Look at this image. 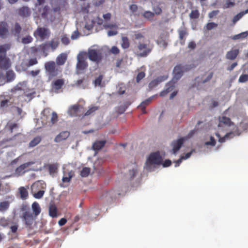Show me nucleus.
<instances>
[{
  "mask_svg": "<svg viewBox=\"0 0 248 248\" xmlns=\"http://www.w3.org/2000/svg\"><path fill=\"white\" fill-rule=\"evenodd\" d=\"M217 130L216 135L219 138V142L221 143L232 138L235 136L240 135L238 127L234 125L230 118L225 116L219 118Z\"/></svg>",
  "mask_w": 248,
  "mask_h": 248,
  "instance_id": "nucleus-1",
  "label": "nucleus"
},
{
  "mask_svg": "<svg viewBox=\"0 0 248 248\" xmlns=\"http://www.w3.org/2000/svg\"><path fill=\"white\" fill-rule=\"evenodd\" d=\"M162 162V158L158 153L151 154L145 163L144 168L149 171L154 170L156 165H160Z\"/></svg>",
  "mask_w": 248,
  "mask_h": 248,
  "instance_id": "nucleus-2",
  "label": "nucleus"
},
{
  "mask_svg": "<svg viewBox=\"0 0 248 248\" xmlns=\"http://www.w3.org/2000/svg\"><path fill=\"white\" fill-rule=\"evenodd\" d=\"M87 56L91 61L98 63L103 58L102 49L97 46H92L88 49Z\"/></svg>",
  "mask_w": 248,
  "mask_h": 248,
  "instance_id": "nucleus-3",
  "label": "nucleus"
},
{
  "mask_svg": "<svg viewBox=\"0 0 248 248\" xmlns=\"http://www.w3.org/2000/svg\"><path fill=\"white\" fill-rule=\"evenodd\" d=\"M77 59L78 62L76 68L77 73L78 74L88 67V63L86 62L87 52L85 51L80 52L78 55Z\"/></svg>",
  "mask_w": 248,
  "mask_h": 248,
  "instance_id": "nucleus-4",
  "label": "nucleus"
},
{
  "mask_svg": "<svg viewBox=\"0 0 248 248\" xmlns=\"http://www.w3.org/2000/svg\"><path fill=\"white\" fill-rule=\"evenodd\" d=\"M189 69V68L187 65L180 64L176 66L173 70L174 76L172 80L176 82L181 78L184 72L188 70Z\"/></svg>",
  "mask_w": 248,
  "mask_h": 248,
  "instance_id": "nucleus-5",
  "label": "nucleus"
},
{
  "mask_svg": "<svg viewBox=\"0 0 248 248\" xmlns=\"http://www.w3.org/2000/svg\"><path fill=\"white\" fill-rule=\"evenodd\" d=\"M16 77V75L13 71L8 70L6 72V76L4 73L0 70V85H2L7 82L13 81Z\"/></svg>",
  "mask_w": 248,
  "mask_h": 248,
  "instance_id": "nucleus-6",
  "label": "nucleus"
},
{
  "mask_svg": "<svg viewBox=\"0 0 248 248\" xmlns=\"http://www.w3.org/2000/svg\"><path fill=\"white\" fill-rule=\"evenodd\" d=\"M45 68L49 78H52L58 74L57 69L54 62H48L45 63Z\"/></svg>",
  "mask_w": 248,
  "mask_h": 248,
  "instance_id": "nucleus-7",
  "label": "nucleus"
},
{
  "mask_svg": "<svg viewBox=\"0 0 248 248\" xmlns=\"http://www.w3.org/2000/svg\"><path fill=\"white\" fill-rule=\"evenodd\" d=\"M136 51L138 56L145 57L151 52V48L145 44L140 43L137 46Z\"/></svg>",
  "mask_w": 248,
  "mask_h": 248,
  "instance_id": "nucleus-8",
  "label": "nucleus"
},
{
  "mask_svg": "<svg viewBox=\"0 0 248 248\" xmlns=\"http://www.w3.org/2000/svg\"><path fill=\"white\" fill-rule=\"evenodd\" d=\"M35 37H38L41 39L47 38L50 34L49 31L45 28H38L34 33Z\"/></svg>",
  "mask_w": 248,
  "mask_h": 248,
  "instance_id": "nucleus-9",
  "label": "nucleus"
},
{
  "mask_svg": "<svg viewBox=\"0 0 248 248\" xmlns=\"http://www.w3.org/2000/svg\"><path fill=\"white\" fill-rule=\"evenodd\" d=\"M9 35V30L7 24L4 21L0 22V37L6 38Z\"/></svg>",
  "mask_w": 248,
  "mask_h": 248,
  "instance_id": "nucleus-10",
  "label": "nucleus"
},
{
  "mask_svg": "<svg viewBox=\"0 0 248 248\" xmlns=\"http://www.w3.org/2000/svg\"><path fill=\"white\" fill-rule=\"evenodd\" d=\"M184 139H180L172 142V149L171 152L173 154H175L179 150L184 143Z\"/></svg>",
  "mask_w": 248,
  "mask_h": 248,
  "instance_id": "nucleus-11",
  "label": "nucleus"
},
{
  "mask_svg": "<svg viewBox=\"0 0 248 248\" xmlns=\"http://www.w3.org/2000/svg\"><path fill=\"white\" fill-rule=\"evenodd\" d=\"M213 75V72H211L207 75L205 74L200 77H198L196 80L199 84H204L208 82L212 78Z\"/></svg>",
  "mask_w": 248,
  "mask_h": 248,
  "instance_id": "nucleus-12",
  "label": "nucleus"
},
{
  "mask_svg": "<svg viewBox=\"0 0 248 248\" xmlns=\"http://www.w3.org/2000/svg\"><path fill=\"white\" fill-rule=\"evenodd\" d=\"M64 83V80L63 79L54 80L52 83V90L55 92H57V90L60 89Z\"/></svg>",
  "mask_w": 248,
  "mask_h": 248,
  "instance_id": "nucleus-13",
  "label": "nucleus"
},
{
  "mask_svg": "<svg viewBox=\"0 0 248 248\" xmlns=\"http://www.w3.org/2000/svg\"><path fill=\"white\" fill-rule=\"evenodd\" d=\"M70 135L69 132L67 131H62L57 135L54 139L56 142H60L62 140L67 139Z\"/></svg>",
  "mask_w": 248,
  "mask_h": 248,
  "instance_id": "nucleus-14",
  "label": "nucleus"
},
{
  "mask_svg": "<svg viewBox=\"0 0 248 248\" xmlns=\"http://www.w3.org/2000/svg\"><path fill=\"white\" fill-rule=\"evenodd\" d=\"M23 218L27 226H30L31 225L34 220V217L32 214L29 211H26L25 212L23 215Z\"/></svg>",
  "mask_w": 248,
  "mask_h": 248,
  "instance_id": "nucleus-15",
  "label": "nucleus"
},
{
  "mask_svg": "<svg viewBox=\"0 0 248 248\" xmlns=\"http://www.w3.org/2000/svg\"><path fill=\"white\" fill-rule=\"evenodd\" d=\"M11 66L10 60L8 58L0 59V70L7 69Z\"/></svg>",
  "mask_w": 248,
  "mask_h": 248,
  "instance_id": "nucleus-16",
  "label": "nucleus"
},
{
  "mask_svg": "<svg viewBox=\"0 0 248 248\" xmlns=\"http://www.w3.org/2000/svg\"><path fill=\"white\" fill-rule=\"evenodd\" d=\"M10 47V45L8 44L0 46V59L7 58L6 51L9 50Z\"/></svg>",
  "mask_w": 248,
  "mask_h": 248,
  "instance_id": "nucleus-17",
  "label": "nucleus"
},
{
  "mask_svg": "<svg viewBox=\"0 0 248 248\" xmlns=\"http://www.w3.org/2000/svg\"><path fill=\"white\" fill-rule=\"evenodd\" d=\"M106 140H97L93 144L92 149L95 151L101 150L105 145Z\"/></svg>",
  "mask_w": 248,
  "mask_h": 248,
  "instance_id": "nucleus-18",
  "label": "nucleus"
},
{
  "mask_svg": "<svg viewBox=\"0 0 248 248\" xmlns=\"http://www.w3.org/2000/svg\"><path fill=\"white\" fill-rule=\"evenodd\" d=\"M239 52V51L238 49L231 50L227 53L226 58L227 59L233 60L236 58Z\"/></svg>",
  "mask_w": 248,
  "mask_h": 248,
  "instance_id": "nucleus-19",
  "label": "nucleus"
},
{
  "mask_svg": "<svg viewBox=\"0 0 248 248\" xmlns=\"http://www.w3.org/2000/svg\"><path fill=\"white\" fill-rule=\"evenodd\" d=\"M33 164H34V162L32 161L25 163L21 165L19 167H18L16 169V172L18 173H24L25 172L24 170L25 169L29 167L30 166H31V165H32Z\"/></svg>",
  "mask_w": 248,
  "mask_h": 248,
  "instance_id": "nucleus-20",
  "label": "nucleus"
},
{
  "mask_svg": "<svg viewBox=\"0 0 248 248\" xmlns=\"http://www.w3.org/2000/svg\"><path fill=\"white\" fill-rule=\"evenodd\" d=\"M140 15L144 18H146V19L149 20H151L153 19L155 16V13H153V12L150 11H143V10H142Z\"/></svg>",
  "mask_w": 248,
  "mask_h": 248,
  "instance_id": "nucleus-21",
  "label": "nucleus"
},
{
  "mask_svg": "<svg viewBox=\"0 0 248 248\" xmlns=\"http://www.w3.org/2000/svg\"><path fill=\"white\" fill-rule=\"evenodd\" d=\"M49 214L53 217H57V207L53 202L50 203L49 206Z\"/></svg>",
  "mask_w": 248,
  "mask_h": 248,
  "instance_id": "nucleus-22",
  "label": "nucleus"
},
{
  "mask_svg": "<svg viewBox=\"0 0 248 248\" xmlns=\"http://www.w3.org/2000/svg\"><path fill=\"white\" fill-rule=\"evenodd\" d=\"M18 192L20 197L22 200H25L28 198V192L24 187H20L18 188Z\"/></svg>",
  "mask_w": 248,
  "mask_h": 248,
  "instance_id": "nucleus-23",
  "label": "nucleus"
},
{
  "mask_svg": "<svg viewBox=\"0 0 248 248\" xmlns=\"http://www.w3.org/2000/svg\"><path fill=\"white\" fill-rule=\"evenodd\" d=\"M64 176L62 179V181L63 183H68L69 182L71 179L74 175V172L72 171H70L68 172H66L65 171L63 172Z\"/></svg>",
  "mask_w": 248,
  "mask_h": 248,
  "instance_id": "nucleus-24",
  "label": "nucleus"
},
{
  "mask_svg": "<svg viewBox=\"0 0 248 248\" xmlns=\"http://www.w3.org/2000/svg\"><path fill=\"white\" fill-rule=\"evenodd\" d=\"M79 110V106L77 105H74L71 106L68 110V114L71 116H74L76 115Z\"/></svg>",
  "mask_w": 248,
  "mask_h": 248,
  "instance_id": "nucleus-25",
  "label": "nucleus"
},
{
  "mask_svg": "<svg viewBox=\"0 0 248 248\" xmlns=\"http://www.w3.org/2000/svg\"><path fill=\"white\" fill-rule=\"evenodd\" d=\"M67 58V55L64 53H62L56 59L57 63L59 65H63Z\"/></svg>",
  "mask_w": 248,
  "mask_h": 248,
  "instance_id": "nucleus-26",
  "label": "nucleus"
},
{
  "mask_svg": "<svg viewBox=\"0 0 248 248\" xmlns=\"http://www.w3.org/2000/svg\"><path fill=\"white\" fill-rule=\"evenodd\" d=\"M131 12L135 15H140L142 9L141 7L138 8L135 4H132L130 6Z\"/></svg>",
  "mask_w": 248,
  "mask_h": 248,
  "instance_id": "nucleus-27",
  "label": "nucleus"
},
{
  "mask_svg": "<svg viewBox=\"0 0 248 248\" xmlns=\"http://www.w3.org/2000/svg\"><path fill=\"white\" fill-rule=\"evenodd\" d=\"M194 151V150H192L191 152L186 153L185 155L181 156V158L178 160L175 161L176 163L175 167H177L179 165L180 163L182 162L183 159H186L188 158L191 155L192 153Z\"/></svg>",
  "mask_w": 248,
  "mask_h": 248,
  "instance_id": "nucleus-28",
  "label": "nucleus"
},
{
  "mask_svg": "<svg viewBox=\"0 0 248 248\" xmlns=\"http://www.w3.org/2000/svg\"><path fill=\"white\" fill-rule=\"evenodd\" d=\"M12 111L14 114L17 115L20 118L22 117L24 115L22 109L17 107H12Z\"/></svg>",
  "mask_w": 248,
  "mask_h": 248,
  "instance_id": "nucleus-29",
  "label": "nucleus"
},
{
  "mask_svg": "<svg viewBox=\"0 0 248 248\" xmlns=\"http://www.w3.org/2000/svg\"><path fill=\"white\" fill-rule=\"evenodd\" d=\"M15 90L16 91H25L27 90V82L23 81L18 83L16 87Z\"/></svg>",
  "mask_w": 248,
  "mask_h": 248,
  "instance_id": "nucleus-30",
  "label": "nucleus"
},
{
  "mask_svg": "<svg viewBox=\"0 0 248 248\" xmlns=\"http://www.w3.org/2000/svg\"><path fill=\"white\" fill-rule=\"evenodd\" d=\"M10 205V202L8 201L0 202V212H5Z\"/></svg>",
  "mask_w": 248,
  "mask_h": 248,
  "instance_id": "nucleus-31",
  "label": "nucleus"
},
{
  "mask_svg": "<svg viewBox=\"0 0 248 248\" xmlns=\"http://www.w3.org/2000/svg\"><path fill=\"white\" fill-rule=\"evenodd\" d=\"M154 97V96L149 97L147 99L142 102L139 105V107L144 110V113H145V111H144L145 106L150 103Z\"/></svg>",
  "mask_w": 248,
  "mask_h": 248,
  "instance_id": "nucleus-32",
  "label": "nucleus"
},
{
  "mask_svg": "<svg viewBox=\"0 0 248 248\" xmlns=\"http://www.w3.org/2000/svg\"><path fill=\"white\" fill-rule=\"evenodd\" d=\"M41 140V138L37 136L34 138L29 143L30 147H33L38 144Z\"/></svg>",
  "mask_w": 248,
  "mask_h": 248,
  "instance_id": "nucleus-33",
  "label": "nucleus"
},
{
  "mask_svg": "<svg viewBox=\"0 0 248 248\" xmlns=\"http://www.w3.org/2000/svg\"><path fill=\"white\" fill-rule=\"evenodd\" d=\"M32 208L35 216H37L40 214L41 212V208L40 207L39 204L37 202H34L32 203Z\"/></svg>",
  "mask_w": 248,
  "mask_h": 248,
  "instance_id": "nucleus-34",
  "label": "nucleus"
},
{
  "mask_svg": "<svg viewBox=\"0 0 248 248\" xmlns=\"http://www.w3.org/2000/svg\"><path fill=\"white\" fill-rule=\"evenodd\" d=\"M248 13V9L245 10L244 12H241L239 14H238L237 15L234 16L232 19V22L234 24L237 21H238L240 18H242V17L245 15L246 14Z\"/></svg>",
  "mask_w": 248,
  "mask_h": 248,
  "instance_id": "nucleus-35",
  "label": "nucleus"
},
{
  "mask_svg": "<svg viewBox=\"0 0 248 248\" xmlns=\"http://www.w3.org/2000/svg\"><path fill=\"white\" fill-rule=\"evenodd\" d=\"M91 173V169L88 167H83L80 171V175L82 177H86Z\"/></svg>",
  "mask_w": 248,
  "mask_h": 248,
  "instance_id": "nucleus-36",
  "label": "nucleus"
},
{
  "mask_svg": "<svg viewBox=\"0 0 248 248\" xmlns=\"http://www.w3.org/2000/svg\"><path fill=\"white\" fill-rule=\"evenodd\" d=\"M248 35V32L245 31V32H241L238 34L234 35L232 37V39L233 40L243 39V38L247 37Z\"/></svg>",
  "mask_w": 248,
  "mask_h": 248,
  "instance_id": "nucleus-37",
  "label": "nucleus"
},
{
  "mask_svg": "<svg viewBox=\"0 0 248 248\" xmlns=\"http://www.w3.org/2000/svg\"><path fill=\"white\" fill-rule=\"evenodd\" d=\"M49 47L50 46L53 50L56 49L59 44L58 39H54L52 40L49 43Z\"/></svg>",
  "mask_w": 248,
  "mask_h": 248,
  "instance_id": "nucleus-38",
  "label": "nucleus"
},
{
  "mask_svg": "<svg viewBox=\"0 0 248 248\" xmlns=\"http://www.w3.org/2000/svg\"><path fill=\"white\" fill-rule=\"evenodd\" d=\"M19 14L20 15L26 16L29 15V9L27 7H22L19 10Z\"/></svg>",
  "mask_w": 248,
  "mask_h": 248,
  "instance_id": "nucleus-39",
  "label": "nucleus"
},
{
  "mask_svg": "<svg viewBox=\"0 0 248 248\" xmlns=\"http://www.w3.org/2000/svg\"><path fill=\"white\" fill-rule=\"evenodd\" d=\"M122 46L123 48L126 49L129 46V42L126 37H122Z\"/></svg>",
  "mask_w": 248,
  "mask_h": 248,
  "instance_id": "nucleus-40",
  "label": "nucleus"
},
{
  "mask_svg": "<svg viewBox=\"0 0 248 248\" xmlns=\"http://www.w3.org/2000/svg\"><path fill=\"white\" fill-rule=\"evenodd\" d=\"M32 38L30 35H27L21 38V42L24 44H28L31 42Z\"/></svg>",
  "mask_w": 248,
  "mask_h": 248,
  "instance_id": "nucleus-41",
  "label": "nucleus"
},
{
  "mask_svg": "<svg viewBox=\"0 0 248 248\" xmlns=\"http://www.w3.org/2000/svg\"><path fill=\"white\" fill-rule=\"evenodd\" d=\"M217 27V24L214 22H210L207 23L204 27V29L207 31H210L212 29H215Z\"/></svg>",
  "mask_w": 248,
  "mask_h": 248,
  "instance_id": "nucleus-42",
  "label": "nucleus"
},
{
  "mask_svg": "<svg viewBox=\"0 0 248 248\" xmlns=\"http://www.w3.org/2000/svg\"><path fill=\"white\" fill-rule=\"evenodd\" d=\"M58 168L57 164H51L49 165L48 169L49 173L51 175H52L56 172Z\"/></svg>",
  "mask_w": 248,
  "mask_h": 248,
  "instance_id": "nucleus-43",
  "label": "nucleus"
},
{
  "mask_svg": "<svg viewBox=\"0 0 248 248\" xmlns=\"http://www.w3.org/2000/svg\"><path fill=\"white\" fill-rule=\"evenodd\" d=\"M162 80H161L159 78H158L153 80L149 83V88L151 89L154 88Z\"/></svg>",
  "mask_w": 248,
  "mask_h": 248,
  "instance_id": "nucleus-44",
  "label": "nucleus"
},
{
  "mask_svg": "<svg viewBox=\"0 0 248 248\" xmlns=\"http://www.w3.org/2000/svg\"><path fill=\"white\" fill-rule=\"evenodd\" d=\"M49 47V45L48 43H46L42 44V45L40 46L37 49L38 50H42L44 53H45L46 51H47V49Z\"/></svg>",
  "mask_w": 248,
  "mask_h": 248,
  "instance_id": "nucleus-45",
  "label": "nucleus"
},
{
  "mask_svg": "<svg viewBox=\"0 0 248 248\" xmlns=\"http://www.w3.org/2000/svg\"><path fill=\"white\" fill-rule=\"evenodd\" d=\"M175 82V81L172 80L167 84V88L165 90L168 93L173 90Z\"/></svg>",
  "mask_w": 248,
  "mask_h": 248,
  "instance_id": "nucleus-46",
  "label": "nucleus"
},
{
  "mask_svg": "<svg viewBox=\"0 0 248 248\" xmlns=\"http://www.w3.org/2000/svg\"><path fill=\"white\" fill-rule=\"evenodd\" d=\"M175 82V81L172 80L167 84V88L165 90L168 93L173 90Z\"/></svg>",
  "mask_w": 248,
  "mask_h": 248,
  "instance_id": "nucleus-47",
  "label": "nucleus"
},
{
  "mask_svg": "<svg viewBox=\"0 0 248 248\" xmlns=\"http://www.w3.org/2000/svg\"><path fill=\"white\" fill-rule=\"evenodd\" d=\"M98 107L96 106H92L89 109L86 111V112L85 114V116H88L91 114H92L95 111L97 110Z\"/></svg>",
  "mask_w": 248,
  "mask_h": 248,
  "instance_id": "nucleus-48",
  "label": "nucleus"
},
{
  "mask_svg": "<svg viewBox=\"0 0 248 248\" xmlns=\"http://www.w3.org/2000/svg\"><path fill=\"white\" fill-rule=\"evenodd\" d=\"M21 31V27L20 26V25L16 23L15 25L14 29L13 30V32L15 34H16L17 36H18V35L19 33Z\"/></svg>",
  "mask_w": 248,
  "mask_h": 248,
  "instance_id": "nucleus-49",
  "label": "nucleus"
},
{
  "mask_svg": "<svg viewBox=\"0 0 248 248\" xmlns=\"http://www.w3.org/2000/svg\"><path fill=\"white\" fill-rule=\"evenodd\" d=\"M190 17L192 19H196L199 17V14L198 11L197 10H193L190 14Z\"/></svg>",
  "mask_w": 248,
  "mask_h": 248,
  "instance_id": "nucleus-50",
  "label": "nucleus"
},
{
  "mask_svg": "<svg viewBox=\"0 0 248 248\" xmlns=\"http://www.w3.org/2000/svg\"><path fill=\"white\" fill-rule=\"evenodd\" d=\"M216 144V140L214 139V138L212 136H211L210 137V141H207L205 142V145H211L212 146H214Z\"/></svg>",
  "mask_w": 248,
  "mask_h": 248,
  "instance_id": "nucleus-51",
  "label": "nucleus"
},
{
  "mask_svg": "<svg viewBox=\"0 0 248 248\" xmlns=\"http://www.w3.org/2000/svg\"><path fill=\"white\" fill-rule=\"evenodd\" d=\"M58 121V115L55 112H53L52 113V117L51 118V123L54 124Z\"/></svg>",
  "mask_w": 248,
  "mask_h": 248,
  "instance_id": "nucleus-52",
  "label": "nucleus"
},
{
  "mask_svg": "<svg viewBox=\"0 0 248 248\" xmlns=\"http://www.w3.org/2000/svg\"><path fill=\"white\" fill-rule=\"evenodd\" d=\"M103 79L102 76H99L98 78H97L94 81V85L95 86H102L101 81Z\"/></svg>",
  "mask_w": 248,
  "mask_h": 248,
  "instance_id": "nucleus-53",
  "label": "nucleus"
},
{
  "mask_svg": "<svg viewBox=\"0 0 248 248\" xmlns=\"http://www.w3.org/2000/svg\"><path fill=\"white\" fill-rule=\"evenodd\" d=\"M153 10L154 11V12H153V13H155V15H159L162 13V10H161V8L158 6H154Z\"/></svg>",
  "mask_w": 248,
  "mask_h": 248,
  "instance_id": "nucleus-54",
  "label": "nucleus"
},
{
  "mask_svg": "<svg viewBox=\"0 0 248 248\" xmlns=\"http://www.w3.org/2000/svg\"><path fill=\"white\" fill-rule=\"evenodd\" d=\"M239 82L243 83L248 80V75L244 74L241 75L239 78Z\"/></svg>",
  "mask_w": 248,
  "mask_h": 248,
  "instance_id": "nucleus-55",
  "label": "nucleus"
},
{
  "mask_svg": "<svg viewBox=\"0 0 248 248\" xmlns=\"http://www.w3.org/2000/svg\"><path fill=\"white\" fill-rule=\"evenodd\" d=\"M62 43L65 45H67L70 42L69 38L66 35H63L61 38Z\"/></svg>",
  "mask_w": 248,
  "mask_h": 248,
  "instance_id": "nucleus-56",
  "label": "nucleus"
},
{
  "mask_svg": "<svg viewBox=\"0 0 248 248\" xmlns=\"http://www.w3.org/2000/svg\"><path fill=\"white\" fill-rule=\"evenodd\" d=\"M44 192L45 191L44 190H40L37 193L34 194L33 196L36 199H40L43 197Z\"/></svg>",
  "mask_w": 248,
  "mask_h": 248,
  "instance_id": "nucleus-57",
  "label": "nucleus"
},
{
  "mask_svg": "<svg viewBox=\"0 0 248 248\" xmlns=\"http://www.w3.org/2000/svg\"><path fill=\"white\" fill-rule=\"evenodd\" d=\"M234 6V3L232 1H230L229 0L226 1V3L223 5L224 8H228L230 7H232Z\"/></svg>",
  "mask_w": 248,
  "mask_h": 248,
  "instance_id": "nucleus-58",
  "label": "nucleus"
},
{
  "mask_svg": "<svg viewBox=\"0 0 248 248\" xmlns=\"http://www.w3.org/2000/svg\"><path fill=\"white\" fill-rule=\"evenodd\" d=\"M9 223V220L4 217L1 218L0 219V225L5 227Z\"/></svg>",
  "mask_w": 248,
  "mask_h": 248,
  "instance_id": "nucleus-59",
  "label": "nucleus"
},
{
  "mask_svg": "<svg viewBox=\"0 0 248 248\" xmlns=\"http://www.w3.org/2000/svg\"><path fill=\"white\" fill-rule=\"evenodd\" d=\"M179 38L181 40H183L185 36H186L187 33L186 30H182L179 31Z\"/></svg>",
  "mask_w": 248,
  "mask_h": 248,
  "instance_id": "nucleus-60",
  "label": "nucleus"
},
{
  "mask_svg": "<svg viewBox=\"0 0 248 248\" xmlns=\"http://www.w3.org/2000/svg\"><path fill=\"white\" fill-rule=\"evenodd\" d=\"M37 63V60L36 58L31 59L29 60L28 66H32Z\"/></svg>",
  "mask_w": 248,
  "mask_h": 248,
  "instance_id": "nucleus-61",
  "label": "nucleus"
},
{
  "mask_svg": "<svg viewBox=\"0 0 248 248\" xmlns=\"http://www.w3.org/2000/svg\"><path fill=\"white\" fill-rule=\"evenodd\" d=\"M145 77V73L141 72L139 73L137 77L136 80L137 82H139L142 79Z\"/></svg>",
  "mask_w": 248,
  "mask_h": 248,
  "instance_id": "nucleus-62",
  "label": "nucleus"
},
{
  "mask_svg": "<svg viewBox=\"0 0 248 248\" xmlns=\"http://www.w3.org/2000/svg\"><path fill=\"white\" fill-rule=\"evenodd\" d=\"M79 35V33L78 30L75 31L72 34L71 38L72 40H75L77 39Z\"/></svg>",
  "mask_w": 248,
  "mask_h": 248,
  "instance_id": "nucleus-63",
  "label": "nucleus"
},
{
  "mask_svg": "<svg viewBox=\"0 0 248 248\" xmlns=\"http://www.w3.org/2000/svg\"><path fill=\"white\" fill-rule=\"evenodd\" d=\"M8 102L9 100L8 99L2 100L0 104V107L4 108L7 107L8 106Z\"/></svg>",
  "mask_w": 248,
  "mask_h": 248,
  "instance_id": "nucleus-64",
  "label": "nucleus"
}]
</instances>
